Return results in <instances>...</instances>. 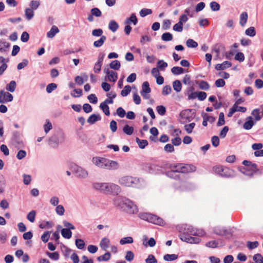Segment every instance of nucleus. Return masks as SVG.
<instances>
[{"label": "nucleus", "instance_id": "1", "mask_svg": "<svg viewBox=\"0 0 263 263\" xmlns=\"http://www.w3.org/2000/svg\"><path fill=\"white\" fill-rule=\"evenodd\" d=\"M115 206L129 214H136L138 212L137 206L129 199L122 196L116 197L114 200Z\"/></svg>", "mask_w": 263, "mask_h": 263}, {"label": "nucleus", "instance_id": "2", "mask_svg": "<svg viewBox=\"0 0 263 263\" xmlns=\"http://www.w3.org/2000/svg\"><path fill=\"white\" fill-rule=\"evenodd\" d=\"M92 162L96 166L102 169L116 170L119 167V164L117 161L111 160L104 157H93Z\"/></svg>", "mask_w": 263, "mask_h": 263}, {"label": "nucleus", "instance_id": "3", "mask_svg": "<svg viewBox=\"0 0 263 263\" xmlns=\"http://www.w3.org/2000/svg\"><path fill=\"white\" fill-rule=\"evenodd\" d=\"M141 179L136 177L125 176L121 177L118 182L121 185L127 187H139Z\"/></svg>", "mask_w": 263, "mask_h": 263}, {"label": "nucleus", "instance_id": "4", "mask_svg": "<svg viewBox=\"0 0 263 263\" xmlns=\"http://www.w3.org/2000/svg\"><path fill=\"white\" fill-rule=\"evenodd\" d=\"M139 217L142 220L147 221L155 224L163 226L164 224V220L161 217L150 213H140L139 214Z\"/></svg>", "mask_w": 263, "mask_h": 263}, {"label": "nucleus", "instance_id": "5", "mask_svg": "<svg viewBox=\"0 0 263 263\" xmlns=\"http://www.w3.org/2000/svg\"><path fill=\"white\" fill-rule=\"evenodd\" d=\"M214 172L223 177H231L233 176V171L227 167L222 166H216L213 167Z\"/></svg>", "mask_w": 263, "mask_h": 263}, {"label": "nucleus", "instance_id": "6", "mask_svg": "<svg viewBox=\"0 0 263 263\" xmlns=\"http://www.w3.org/2000/svg\"><path fill=\"white\" fill-rule=\"evenodd\" d=\"M192 167H195L189 165H184L183 164H171L170 165L169 168L170 169H173L174 171L176 173H186L190 172V170H192Z\"/></svg>", "mask_w": 263, "mask_h": 263}, {"label": "nucleus", "instance_id": "7", "mask_svg": "<svg viewBox=\"0 0 263 263\" xmlns=\"http://www.w3.org/2000/svg\"><path fill=\"white\" fill-rule=\"evenodd\" d=\"M105 185V193L117 195L121 192L120 186L116 184L106 182Z\"/></svg>", "mask_w": 263, "mask_h": 263}, {"label": "nucleus", "instance_id": "8", "mask_svg": "<svg viewBox=\"0 0 263 263\" xmlns=\"http://www.w3.org/2000/svg\"><path fill=\"white\" fill-rule=\"evenodd\" d=\"M71 168L73 173L80 178L84 179L88 176V172L80 166L73 164L71 166Z\"/></svg>", "mask_w": 263, "mask_h": 263}, {"label": "nucleus", "instance_id": "9", "mask_svg": "<svg viewBox=\"0 0 263 263\" xmlns=\"http://www.w3.org/2000/svg\"><path fill=\"white\" fill-rule=\"evenodd\" d=\"M13 97L12 94L9 92L5 91L4 90H0V103L4 104L13 101Z\"/></svg>", "mask_w": 263, "mask_h": 263}, {"label": "nucleus", "instance_id": "10", "mask_svg": "<svg viewBox=\"0 0 263 263\" xmlns=\"http://www.w3.org/2000/svg\"><path fill=\"white\" fill-rule=\"evenodd\" d=\"M151 89L149 87V84L148 82L145 81L143 83L142 85V90L140 92L141 96L145 99H148L150 98L149 93Z\"/></svg>", "mask_w": 263, "mask_h": 263}, {"label": "nucleus", "instance_id": "11", "mask_svg": "<svg viewBox=\"0 0 263 263\" xmlns=\"http://www.w3.org/2000/svg\"><path fill=\"white\" fill-rule=\"evenodd\" d=\"M180 238L181 240L190 243H198L200 241L199 238L190 236L185 233L181 234Z\"/></svg>", "mask_w": 263, "mask_h": 263}, {"label": "nucleus", "instance_id": "12", "mask_svg": "<svg viewBox=\"0 0 263 263\" xmlns=\"http://www.w3.org/2000/svg\"><path fill=\"white\" fill-rule=\"evenodd\" d=\"M62 142L60 141L59 138L57 134L52 135L48 140V145L52 148H57L59 144Z\"/></svg>", "mask_w": 263, "mask_h": 263}, {"label": "nucleus", "instance_id": "13", "mask_svg": "<svg viewBox=\"0 0 263 263\" xmlns=\"http://www.w3.org/2000/svg\"><path fill=\"white\" fill-rule=\"evenodd\" d=\"M180 116L182 119L190 122L193 119L192 109H187L181 111L180 113Z\"/></svg>", "mask_w": 263, "mask_h": 263}, {"label": "nucleus", "instance_id": "14", "mask_svg": "<svg viewBox=\"0 0 263 263\" xmlns=\"http://www.w3.org/2000/svg\"><path fill=\"white\" fill-rule=\"evenodd\" d=\"M104 72L106 73L109 81L115 82L118 79V74L117 72L110 70L108 69H105Z\"/></svg>", "mask_w": 263, "mask_h": 263}, {"label": "nucleus", "instance_id": "15", "mask_svg": "<svg viewBox=\"0 0 263 263\" xmlns=\"http://www.w3.org/2000/svg\"><path fill=\"white\" fill-rule=\"evenodd\" d=\"M213 232L215 234L219 236H226L229 234L227 230L220 227L214 228Z\"/></svg>", "mask_w": 263, "mask_h": 263}, {"label": "nucleus", "instance_id": "16", "mask_svg": "<svg viewBox=\"0 0 263 263\" xmlns=\"http://www.w3.org/2000/svg\"><path fill=\"white\" fill-rule=\"evenodd\" d=\"M255 122L253 120V118L251 116H249L247 118V121L243 124V127L246 130H249L252 128L255 124Z\"/></svg>", "mask_w": 263, "mask_h": 263}, {"label": "nucleus", "instance_id": "17", "mask_svg": "<svg viewBox=\"0 0 263 263\" xmlns=\"http://www.w3.org/2000/svg\"><path fill=\"white\" fill-rule=\"evenodd\" d=\"M232 66L231 63L229 61H224L221 64H217L215 66V69L217 70H224L227 68H229Z\"/></svg>", "mask_w": 263, "mask_h": 263}, {"label": "nucleus", "instance_id": "18", "mask_svg": "<svg viewBox=\"0 0 263 263\" xmlns=\"http://www.w3.org/2000/svg\"><path fill=\"white\" fill-rule=\"evenodd\" d=\"M106 182H95L92 184L93 188L96 190L102 193L105 192V187Z\"/></svg>", "mask_w": 263, "mask_h": 263}, {"label": "nucleus", "instance_id": "19", "mask_svg": "<svg viewBox=\"0 0 263 263\" xmlns=\"http://www.w3.org/2000/svg\"><path fill=\"white\" fill-rule=\"evenodd\" d=\"M109 245L110 240L106 237L103 238L100 242V247L104 251H106L108 248Z\"/></svg>", "mask_w": 263, "mask_h": 263}, {"label": "nucleus", "instance_id": "20", "mask_svg": "<svg viewBox=\"0 0 263 263\" xmlns=\"http://www.w3.org/2000/svg\"><path fill=\"white\" fill-rule=\"evenodd\" d=\"M101 120V117L99 114H92L87 119V122L90 124H93L98 121Z\"/></svg>", "mask_w": 263, "mask_h": 263}, {"label": "nucleus", "instance_id": "21", "mask_svg": "<svg viewBox=\"0 0 263 263\" xmlns=\"http://www.w3.org/2000/svg\"><path fill=\"white\" fill-rule=\"evenodd\" d=\"M60 30L56 26H52L50 30L47 33V36L49 38H53Z\"/></svg>", "mask_w": 263, "mask_h": 263}, {"label": "nucleus", "instance_id": "22", "mask_svg": "<svg viewBox=\"0 0 263 263\" xmlns=\"http://www.w3.org/2000/svg\"><path fill=\"white\" fill-rule=\"evenodd\" d=\"M248 18V13L246 12H242L240 15L239 24L241 26H244L247 23Z\"/></svg>", "mask_w": 263, "mask_h": 263}, {"label": "nucleus", "instance_id": "23", "mask_svg": "<svg viewBox=\"0 0 263 263\" xmlns=\"http://www.w3.org/2000/svg\"><path fill=\"white\" fill-rule=\"evenodd\" d=\"M106 40V37L105 36H101V37L98 40L93 42V46L96 48L101 47L104 44Z\"/></svg>", "mask_w": 263, "mask_h": 263}, {"label": "nucleus", "instance_id": "24", "mask_svg": "<svg viewBox=\"0 0 263 263\" xmlns=\"http://www.w3.org/2000/svg\"><path fill=\"white\" fill-rule=\"evenodd\" d=\"M138 23V20L134 13L131 14L130 16L127 18L125 22L126 24H130L133 23L134 25H136Z\"/></svg>", "mask_w": 263, "mask_h": 263}, {"label": "nucleus", "instance_id": "25", "mask_svg": "<svg viewBox=\"0 0 263 263\" xmlns=\"http://www.w3.org/2000/svg\"><path fill=\"white\" fill-rule=\"evenodd\" d=\"M16 87V83L15 81H11L6 86V89L11 92L15 91Z\"/></svg>", "mask_w": 263, "mask_h": 263}, {"label": "nucleus", "instance_id": "26", "mask_svg": "<svg viewBox=\"0 0 263 263\" xmlns=\"http://www.w3.org/2000/svg\"><path fill=\"white\" fill-rule=\"evenodd\" d=\"M61 235L65 239H70L72 236V232L69 229H62Z\"/></svg>", "mask_w": 263, "mask_h": 263}, {"label": "nucleus", "instance_id": "27", "mask_svg": "<svg viewBox=\"0 0 263 263\" xmlns=\"http://www.w3.org/2000/svg\"><path fill=\"white\" fill-rule=\"evenodd\" d=\"M149 170L151 173H158L161 171V166L156 164H151L149 165Z\"/></svg>", "mask_w": 263, "mask_h": 263}, {"label": "nucleus", "instance_id": "28", "mask_svg": "<svg viewBox=\"0 0 263 263\" xmlns=\"http://www.w3.org/2000/svg\"><path fill=\"white\" fill-rule=\"evenodd\" d=\"M119 27L118 23L114 20H111L109 23L108 28L113 32H116Z\"/></svg>", "mask_w": 263, "mask_h": 263}, {"label": "nucleus", "instance_id": "29", "mask_svg": "<svg viewBox=\"0 0 263 263\" xmlns=\"http://www.w3.org/2000/svg\"><path fill=\"white\" fill-rule=\"evenodd\" d=\"M34 15L33 10L30 8H26L25 10V15L28 20H31Z\"/></svg>", "mask_w": 263, "mask_h": 263}, {"label": "nucleus", "instance_id": "30", "mask_svg": "<svg viewBox=\"0 0 263 263\" xmlns=\"http://www.w3.org/2000/svg\"><path fill=\"white\" fill-rule=\"evenodd\" d=\"M173 87L174 90L177 92H179L181 90L182 85L179 80H175L173 83Z\"/></svg>", "mask_w": 263, "mask_h": 263}, {"label": "nucleus", "instance_id": "31", "mask_svg": "<svg viewBox=\"0 0 263 263\" xmlns=\"http://www.w3.org/2000/svg\"><path fill=\"white\" fill-rule=\"evenodd\" d=\"M109 67L110 68L118 70L120 69L121 67V64L119 61L118 60H114L112 61L109 64Z\"/></svg>", "mask_w": 263, "mask_h": 263}, {"label": "nucleus", "instance_id": "32", "mask_svg": "<svg viewBox=\"0 0 263 263\" xmlns=\"http://www.w3.org/2000/svg\"><path fill=\"white\" fill-rule=\"evenodd\" d=\"M110 258V253L108 252H106L104 255H101L97 258L99 261H106Z\"/></svg>", "mask_w": 263, "mask_h": 263}, {"label": "nucleus", "instance_id": "33", "mask_svg": "<svg viewBox=\"0 0 263 263\" xmlns=\"http://www.w3.org/2000/svg\"><path fill=\"white\" fill-rule=\"evenodd\" d=\"M134 129L132 126L128 125H125L123 128V132L127 135H131L134 132Z\"/></svg>", "mask_w": 263, "mask_h": 263}, {"label": "nucleus", "instance_id": "34", "mask_svg": "<svg viewBox=\"0 0 263 263\" xmlns=\"http://www.w3.org/2000/svg\"><path fill=\"white\" fill-rule=\"evenodd\" d=\"M251 115L254 117L256 121H259L261 119V116H260V109L258 108L253 109Z\"/></svg>", "mask_w": 263, "mask_h": 263}, {"label": "nucleus", "instance_id": "35", "mask_svg": "<svg viewBox=\"0 0 263 263\" xmlns=\"http://www.w3.org/2000/svg\"><path fill=\"white\" fill-rule=\"evenodd\" d=\"M10 44L6 42H0V51L2 52H6L7 49L10 47Z\"/></svg>", "mask_w": 263, "mask_h": 263}, {"label": "nucleus", "instance_id": "36", "mask_svg": "<svg viewBox=\"0 0 263 263\" xmlns=\"http://www.w3.org/2000/svg\"><path fill=\"white\" fill-rule=\"evenodd\" d=\"M177 258H178V255H176L175 254H165V255H164V256H163L164 260H165V261H167L175 260L176 259H177Z\"/></svg>", "mask_w": 263, "mask_h": 263}, {"label": "nucleus", "instance_id": "37", "mask_svg": "<svg viewBox=\"0 0 263 263\" xmlns=\"http://www.w3.org/2000/svg\"><path fill=\"white\" fill-rule=\"evenodd\" d=\"M172 72L175 75H178L184 72V69L178 66L173 67L171 69Z\"/></svg>", "mask_w": 263, "mask_h": 263}, {"label": "nucleus", "instance_id": "38", "mask_svg": "<svg viewBox=\"0 0 263 263\" xmlns=\"http://www.w3.org/2000/svg\"><path fill=\"white\" fill-rule=\"evenodd\" d=\"M161 39L165 42L171 41L173 40V35L170 32H165L162 34Z\"/></svg>", "mask_w": 263, "mask_h": 263}, {"label": "nucleus", "instance_id": "39", "mask_svg": "<svg viewBox=\"0 0 263 263\" xmlns=\"http://www.w3.org/2000/svg\"><path fill=\"white\" fill-rule=\"evenodd\" d=\"M100 107L105 115L107 116L110 115L109 108L107 105L101 103L100 105Z\"/></svg>", "mask_w": 263, "mask_h": 263}, {"label": "nucleus", "instance_id": "40", "mask_svg": "<svg viewBox=\"0 0 263 263\" xmlns=\"http://www.w3.org/2000/svg\"><path fill=\"white\" fill-rule=\"evenodd\" d=\"M136 142L140 148L143 149L148 145V142L146 140H140L138 138H136Z\"/></svg>", "mask_w": 263, "mask_h": 263}, {"label": "nucleus", "instance_id": "41", "mask_svg": "<svg viewBox=\"0 0 263 263\" xmlns=\"http://www.w3.org/2000/svg\"><path fill=\"white\" fill-rule=\"evenodd\" d=\"M133 241V238L130 236H128L122 238L120 240V243L121 245H123L126 243H132Z\"/></svg>", "mask_w": 263, "mask_h": 263}, {"label": "nucleus", "instance_id": "42", "mask_svg": "<svg viewBox=\"0 0 263 263\" xmlns=\"http://www.w3.org/2000/svg\"><path fill=\"white\" fill-rule=\"evenodd\" d=\"M245 33L248 36H250L251 37L254 36L256 34L255 28L254 27H249V28L246 29Z\"/></svg>", "mask_w": 263, "mask_h": 263}, {"label": "nucleus", "instance_id": "43", "mask_svg": "<svg viewBox=\"0 0 263 263\" xmlns=\"http://www.w3.org/2000/svg\"><path fill=\"white\" fill-rule=\"evenodd\" d=\"M6 186V180L3 175H0V194L2 193L4 191Z\"/></svg>", "mask_w": 263, "mask_h": 263}, {"label": "nucleus", "instance_id": "44", "mask_svg": "<svg viewBox=\"0 0 263 263\" xmlns=\"http://www.w3.org/2000/svg\"><path fill=\"white\" fill-rule=\"evenodd\" d=\"M75 243L77 247L80 250L83 249L85 245L84 240L82 239H77Z\"/></svg>", "mask_w": 263, "mask_h": 263}, {"label": "nucleus", "instance_id": "45", "mask_svg": "<svg viewBox=\"0 0 263 263\" xmlns=\"http://www.w3.org/2000/svg\"><path fill=\"white\" fill-rule=\"evenodd\" d=\"M186 45L189 48H196L198 46L197 42L191 39L186 41Z\"/></svg>", "mask_w": 263, "mask_h": 263}, {"label": "nucleus", "instance_id": "46", "mask_svg": "<svg viewBox=\"0 0 263 263\" xmlns=\"http://www.w3.org/2000/svg\"><path fill=\"white\" fill-rule=\"evenodd\" d=\"M152 12V10L150 9L143 8L140 10L139 14L141 17H143L148 14H151Z\"/></svg>", "mask_w": 263, "mask_h": 263}, {"label": "nucleus", "instance_id": "47", "mask_svg": "<svg viewBox=\"0 0 263 263\" xmlns=\"http://www.w3.org/2000/svg\"><path fill=\"white\" fill-rule=\"evenodd\" d=\"M225 124V120H224V115L223 112H220L219 115V118L218 122L217 123V126H220Z\"/></svg>", "mask_w": 263, "mask_h": 263}, {"label": "nucleus", "instance_id": "48", "mask_svg": "<svg viewBox=\"0 0 263 263\" xmlns=\"http://www.w3.org/2000/svg\"><path fill=\"white\" fill-rule=\"evenodd\" d=\"M40 5V2L37 0H32L30 3V8L33 10H36Z\"/></svg>", "mask_w": 263, "mask_h": 263}, {"label": "nucleus", "instance_id": "49", "mask_svg": "<svg viewBox=\"0 0 263 263\" xmlns=\"http://www.w3.org/2000/svg\"><path fill=\"white\" fill-rule=\"evenodd\" d=\"M35 215L36 212L34 210H32L27 214V218L31 222H33L35 221Z\"/></svg>", "mask_w": 263, "mask_h": 263}, {"label": "nucleus", "instance_id": "50", "mask_svg": "<svg viewBox=\"0 0 263 263\" xmlns=\"http://www.w3.org/2000/svg\"><path fill=\"white\" fill-rule=\"evenodd\" d=\"M131 91V87L129 85H126L121 91V95L122 97L127 96Z\"/></svg>", "mask_w": 263, "mask_h": 263}, {"label": "nucleus", "instance_id": "51", "mask_svg": "<svg viewBox=\"0 0 263 263\" xmlns=\"http://www.w3.org/2000/svg\"><path fill=\"white\" fill-rule=\"evenodd\" d=\"M185 232L183 233H186L187 235H194L195 228L191 226H189L184 228Z\"/></svg>", "mask_w": 263, "mask_h": 263}, {"label": "nucleus", "instance_id": "52", "mask_svg": "<svg viewBox=\"0 0 263 263\" xmlns=\"http://www.w3.org/2000/svg\"><path fill=\"white\" fill-rule=\"evenodd\" d=\"M195 126V123L193 122L190 124L185 125L184 129L187 132V133L191 134L192 132L193 129H194Z\"/></svg>", "mask_w": 263, "mask_h": 263}, {"label": "nucleus", "instance_id": "53", "mask_svg": "<svg viewBox=\"0 0 263 263\" xmlns=\"http://www.w3.org/2000/svg\"><path fill=\"white\" fill-rule=\"evenodd\" d=\"M259 245V243L257 241L253 242L248 241L247 243V246L250 250H253L256 248Z\"/></svg>", "mask_w": 263, "mask_h": 263}, {"label": "nucleus", "instance_id": "54", "mask_svg": "<svg viewBox=\"0 0 263 263\" xmlns=\"http://www.w3.org/2000/svg\"><path fill=\"white\" fill-rule=\"evenodd\" d=\"M253 259L256 263H263V257L259 253L255 254L253 256Z\"/></svg>", "mask_w": 263, "mask_h": 263}, {"label": "nucleus", "instance_id": "55", "mask_svg": "<svg viewBox=\"0 0 263 263\" xmlns=\"http://www.w3.org/2000/svg\"><path fill=\"white\" fill-rule=\"evenodd\" d=\"M90 13L94 16L100 17L102 15V12L98 8H93L90 10Z\"/></svg>", "mask_w": 263, "mask_h": 263}, {"label": "nucleus", "instance_id": "56", "mask_svg": "<svg viewBox=\"0 0 263 263\" xmlns=\"http://www.w3.org/2000/svg\"><path fill=\"white\" fill-rule=\"evenodd\" d=\"M210 6L211 10L213 11H218L220 8L219 4L216 2H212Z\"/></svg>", "mask_w": 263, "mask_h": 263}, {"label": "nucleus", "instance_id": "57", "mask_svg": "<svg viewBox=\"0 0 263 263\" xmlns=\"http://www.w3.org/2000/svg\"><path fill=\"white\" fill-rule=\"evenodd\" d=\"M52 128L51 123L49 120H46L45 124L44 125V130L46 134H47Z\"/></svg>", "mask_w": 263, "mask_h": 263}, {"label": "nucleus", "instance_id": "58", "mask_svg": "<svg viewBox=\"0 0 263 263\" xmlns=\"http://www.w3.org/2000/svg\"><path fill=\"white\" fill-rule=\"evenodd\" d=\"M70 94L74 98L80 97L82 95V90L81 89H74Z\"/></svg>", "mask_w": 263, "mask_h": 263}, {"label": "nucleus", "instance_id": "59", "mask_svg": "<svg viewBox=\"0 0 263 263\" xmlns=\"http://www.w3.org/2000/svg\"><path fill=\"white\" fill-rule=\"evenodd\" d=\"M46 253L49 258L54 260H58L59 259V254L57 252H54L53 253L47 252Z\"/></svg>", "mask_w": 263, "mask_h": 263}, {"label": "nucleus", "instance_id": "60", "mask_svg": "<svg viewBox=\"0 0 263 263\" xmlns=\"http://www.w3.org/2000/svg\"><path fill=\"white\" fill-rule=\"evenodd\" d=\"M199 87L200 89L204 90H207L210 88L209 84L204 81H201L199 84Z\"/></svg>", "mask_w": 263, "mask_h": 263}, {"label": "nucleus", "instance_id": "61", "mask_svg": "<svg viewBox=\"0 0 263 263\" xmlns=\"http://www.w3.org/2000/svg\"><path fill=\"white\" fill-rule=\"evenodd\" d=\"M55 212L57 214L60 216L64 215L65 209L62 205H58L57 206L55 209Z\"/></svg>", "mask_w": 263, "mask_h": 263}, {"label": "nucleus", "instance_id": "62", "mask_svg": "<svg viewBox=\"0 0 263 263\" xmlns=\"http://www.w3.org/2000/svg\"><path fill=\"white\" fill-rule=\"evenodd\" d=\"M173 30L177 32H182L183 30V24L179 22L174 25L173 28Z\"/></svg>", "mask_w": 263, "mask_h": 263}, {"label": "nucleus", "instance_id": "63", "mask_svg": "<svg viewBox=\"0 0 263 263\" xmlns=\"http://www.w3.org/2000/svg\"><path fill=\"white\" fill-rule=\"evenodd\" d=\"M57 87V85L55 83H50L48 84L46 87V91L48 93L52 92Z\"/></svg>", "mask_w": 263, "mask_h": 263}, {"label": "nucleus", "instance_id": "64", "mask_svg": "<svg viewBox=\"0 0 263 263\" xmlns=\"http://www.w3.org/2000/svg\"><path fill=\"white\" fill-rule=\"evenodd\" d=\"M145 261L146 263H157V260L156 259L154 255L152 254L148 255Z\"/></svg>", "mask_w": 263, "mask_h": 263}]
</instances>
